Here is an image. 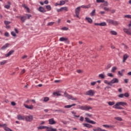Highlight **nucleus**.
Masks as SVG:
<instances>
[{
  "mask_svg": "<svg viewBox=\"0 0 131 131\" xmlns=\"http://www.w3.org/2000/svg\"><path fill=\"white\" fill-rule=\"evenodd\" d=\"M79 109H80L81 110H85L86 111H88L91 109H93V108L91 106H88V105H83V106H78Z\"/></svg>",
  "mask_w": 131,
  "mask_h": 131,
  "instance_id": "nucleus-1",
  "label": "nucleus"
},
{
  "mask_svg": "<svg viewBox=\"0 0 131 131\" xmlns=\"http://www.w3.org/2000/svg\"><path fill=\"white\" fill-rule=\"evenodd\" d=\"M106 21L108 24H112L113 25H115V26H117L119 24L118 21L112 19H107Z\"/></svg>",
  "mask_w": 131,
  "mask_h": 131,
  "instance_id": "nucleus-2",
  "label": "nucleus"
},
{
  "mask_svg": "<svg viewBox=\"0 0 131 131\" xmlns=\"http://www.w3.org/2000/svg\"><path fill=\"white\" fill-rule=\"evenodd\" d=\"M64 97H66L68 99H70L71 100H72L73 101H74L75 100H77V98H74V97H73V96H72L71 95H69V94H68V93L66 92H65L64 93Z\"/></svg>",
  "mask_w": 131,
  "mask_h": 131,
  "instance_id": "nucleus-3",
  "label": "nucleus"
},
{
  "mask_svg": "<svg viewBox=\"0 0 131 131\" xmlns=\"http://www.w3.org/2000/svg\"><path fill=\"white\" fill-rule=\"evenodd\" d=\"M25 120L28 122H31L33 120V116L30 115L29 116H25Z\"/></svg>",
  "mask_w": 131,
  "mask_h": 131,
  "instance_id": "nucleus-4",
  "label": "nucleus"
},
{
  "mask_svg": "<svg viewBox=\"0 0 131 131\" xmlns=\"http://www.w3.org/2000/svg\"><path fill=\"white\" fill-rule=\"evenodd\" d=\"M119 83V80H118V79L115 78L110 81V83H109L108 84H110L111 86H113L114 83Z\"/></svg>",
  "mask_w": 131,
  "mask_h": 131,
  "instance_id": "nucleus-5",
  "label": "nucleus"
},
{
  "mask_svg": "<svg viewBox=\"0 0 131 131\" xmlns=\"http://www.w3.org/2000/svg\"><path fill=\"white\" fill-rule=\"evenodd\" d=\"M127 105V103L123 102H118L115 105L113 106V108H117L118 106H125Z\"/></svg>",
  "mask_w": 131,
  "mask_h": 131,
  "instance_id": "nucleus-6",
  "label": "nucleus"
},
{
  "mask_svg": "<svg viewBox=\"0 0 131 131\" xmlns=\"http://www.w3.org/2000/svg\"><path fill=\"white\" fill-rule=\"evenodd\" d=\"M85 95H86V96H91V97H93L94 95H95V91L93 90H90L85 92Z\"/></svg>",
  "mask_w": 131,
  "mask_h": 131,
  "instance_id": "nucleus-7",
  "label": "nucleus"
},
{
  "mask_svg": "<svg viewBox=\"0 0 131 131\" xmlns=\"http://www.w3.org/2000/svg\"><path fill=\"white\" fill-rule=\"evenodd\" d=\"M80 12V7H78L75 9V17H77V18H79V19H80V17H79V13Z\"/></svg>",
  "mask_w": 131,
  "mask_h": 131,
  "instance_id": "nucleus-8",
  "label": "nucleus"
},
{
  "mask_svg": "<svg viewBox=\"0 0 131 131\" xmlns=\"http://www.w3.org/2000/svg\"><path fill=\"white\" fill-rule=\"evenodd\" d=\"M59 41H64L66 43H69V40H68V38L62 37L59 38Z\"/></svg>",
  "mask_w": 131,
  "mask_h": 131,
  "instance_id": "nucleus-9",
  "label": "nucleus"
},
{
  "mask_svg": "<svg viewBox=\"0 0 131 131\" xmlns=\"http://www.w3.org/2000/svg\"><path fill=\"white\" fill-rule=\"evenodd\" d=\"M85 120L86 122H88V123H91V124H96V122L90 120L89 118H85Z\"/></svg>",
  "mask_w": 131,
  "mask_h": 131,
  "instance_id": "nucleus-10",
  "label": "nucleus"
},
{
  "mask_svg": "<svg viewBox=\"0 0 131 131\" xmlns=\"http://www.w3.org/2000/svg\"><path fill=\"white\" fill-rule=\"evenodd\" d=\"M18 120H25V116L21 115H18L17 116Z\"/></svg>",
  "mask_w": 131,
  "mask_h": 131,
  "instance_id": "nucleus-11",
  "label": "nucleus"
},
{
  "mask_svg": "<svg viewBox=\"0 0 131 131\" xmlns=\"http://www.w3.org/2000/svg\"><path fill=\"white\" fill-rule=\"evenodd\" d=\"M38 11L39 12H40L41 13H46L47 12V10L45 9V8L40 6L38 8Z\"/></svg>",
  "mask_w": 131,
  "mask_h": 131,
  "instance_id": "nucleus-12",
  "label": "nucleus"
},
{
  "mask_svg": "<svg viewBox=\"0 0 131 131\" xmlns=\"http://www.w3.org/2000/svg\"><path fill=\"white\" fill-rule=\"evenodd\" d=\"M14 53H15V50H11L7 54H5V57H10V56H11V55L13 54Z\"/></svg>",
  "mask_w": 131,
  "mask_h": 131,
  "instance_id": "nucleus-13",
  "label": "nucleus"
},
{
  "mask_svg": "<svg viewBox=\"0 0 131 131\" xmlns=\"http://www.w3.org/2000/svg\"><path fill=\"white\" fill-rule=\"evenodd\" d=\"M123 31L124 32H125V33H126V34H127L128 35H131V32L129 31V30L126 28H124Z\"/></svg>",
  "mask_w": 131,
  "mask_h": 131,
  "instance_id": "nucleus-14",
  "label": "nucleus"
},
{
  "mask_svg": "<svg viewBox=\"0 0 131 131\" xmlns=\"http://www.w3.org/2000/svg\"><path fill=\"white\" fill-rule=\"evenodd\" d=\"M49 124H56V121L54 120V118H51L49 120Z\"/></svg>",
  "mask_w": 131,
  "mask_h": 131,
  "instance_id": "nucleus-15",
  "label": "nucleus"
},
{
  "mask_svg": "<svg viewBox=\"0 0 131 131\" xmlns=\"http://www.w3.org/2000/svg\"><path fill=\"white\" fill-rule=\"evenodd\" d=\"M102 126H103V127H106V128H109V127H111V128H113V127H115V125H103Z\"/></svg>",
  "mask_w": 131,
  "mask_h": 131,
  "instance_id": "nucleus-16",
  "label": "nucleus"
},
{
  "mask_svg": "<svg viewBox=\"0 0 131 131\" xmlns=\"http://www.w3.org/2000/svg\"><path fill=\"white\" fill-rule=\"evenodd\" d=\"M24 106L27 109H30V110H32V109H33V105H28L27 104H24Z\"/></svg>",
  "mask_w": 131,
  "mask_h": 131,
  "instance_id": "nucleus-17",
  "label": "nucleus"
},
{
  "mask_svg": "<svg viewBox=\"0 0 131 131\" xmlns=\"http://www.w3.org/2000/svg\"><path fill=\"white\" fill-rule=\"evenodd\" d=\"M83 125L85 127H88V128H91L93 127V125H92L90 124H88V123H83Z\"/></svg>",
  "mask_w": 131,
  "mask_h": 131,
  "instance_id": "nucleus-18",
  "label": "nucleus"
},
{
  "mask_svg": "<svg viewBox=\"0 0 131 131\" xmlns=\"http://www.w3.org/2000/svg\"><path fill=\"white\" fill-rule=\"evenodd\" d=\"M26 19H27V17L26 16H23L20 17V20L23 23H24V22H25Z\"/></svg>",
  "mask_w": 131,
  "mask_h": 131,
  "instance_id": "nucleus-19",
  "label": "nucleus"
},
{
  "mask_svg": "<svg viewBox=\"0 0 131 131\" xmlns=\"http://www.w3.org/2000/svg\"><path fill=\"white\" fill-rule=\"evenodd\" d=\"M48 131H57V129L53 128V127L47 126Z\"/></svg>",
  "mask_w": 131,
  "mask_h": 131,
  "instance_id": "nucleus-20",
  "label": "nucleus"
},
{
  "mask_svg": "<svg viewBox=\"0 0 131 131\" xmlns=\"http://www.w3.org/2000/svg\"><path fill=\"white\" fill-rule=\"evenodd\" d=\"M54 112H58V113H63L65 114V111L63 110H54Z\"/></svg>",
  "mask_w": 131,
  "mask_h": 131,
  "instance_id": "nucleus-21",
  "label": "nucleus"
},
{
  "mask_svg": "<svg viewBox=\"0 0 131 131\" xmlns=\"http://www.w3.org/2000/svg\"><path fill=\"white\" fill-rule=\"evenodd\" d=\"M127 58H128V55L127 54H124L123 55V63H124L125 61L127 59Z\"/></svg>",
  "mask_w": 131,
  "mask_h": 131,
  "instance_id": "nucleus-22",
  "label": "nucleus"
},
{
  "mask_svg": "<svg viewBox=\"0 0 131 131\" xmlns=\"http://www.w3.org/2000/svg\"><path fill=\"white\" fill-rule=\"evenodd\" d=\"M7 4H8V5H5V6H4V7H5L6 9H10V7H11V2H9V1H8V2H7Z\"/></svg>",
  "mask_w": 131,
  "mask_h": 131,
  "instance_id": "nucleus-23",
  "label": "nucleus"
},
{
  "mask_svg": "<svg viewBox=\"0 0 131 131\" xmlns=\"http://www.w3.org/2000/svg\"><path fill=\"white\" fill-rule=\"evenodd\" d=\"M9 46H10V44L9 43H6L2 47V50H6L7 48L9 47Z\"/></svg>",
  "mask_w": 131,
  "mask_h": 131,
  "instance_id": "nucleus-24",
  "label": "nucleus"
},
{
  "mask_svg": "<svg viewBox=\"0 0 131 131\" xmlns=\"http://www.w3.org/2000/svg\"><path fill=\"white\" fill-rule=\"evenodd\" d=\"M44 128H48V126H40L37 127V129L39 130L40 129H44Z\"/></svg>",
  "mask_w": 131,
  "mask_h": 131,
  "instance_id": "nucleus-25",
  "label": "nucleus"
},
{
  "mask_svg": "<svg viewBox=\"0 0 131 131\" xmlns=\"http://www.w3.org/2000/svg\"><path fill=\"white\" fill-rule=\"evenodd\" d=\"M74 106H76V104L74 103L71 105H66V106H64V108H71V107H73Z\"/></svg>",
  "mask_w": 131,
  "mask_h": 131,
  "instance_id": "nucleus-26",
  "label": "nucleus"
},
{
  "mask_svg": "<svg viewBox=\"0 0 131 131\" xmlns=\"http://www.w3.org/2000/svg\"><path fill=\"white\" fill-rule=\"evenodd\" d=\"M23 7L27 10L28 13L30 12V9H29V8H28V7H27V6H26V5L23 4Z\"/></svg>",
  "mask_w": 131,
  "mask_h": 131,
  "instance_id": "nucleus-27",
  "label": "nucleus"
},
{
  "mask_svg": "<svg viewBox=\"0 0 131 131\" xmlns=\"http://www.w3.org/2000/svg\"><path fill=\"white\" fill-rule=\"evenodd\" d=\"M85 20H86L88 21V22L89 23H90L91 24H92V23H93V19L90 17H86Z\"/></svg>",
  "mask_w": 131,
  "mask_h": 131,
  "instance_id": "nucleus-28",
  "label": "nucleus"
},
{
  "mask_svg": "<svg viewBox=\"0 0 131 131\" xmlns=\"http://www.w3.org/2000/svg\"><path fill=\"white\" fill-rule=\"evenodd\" d=\"M81 8H82L83 9H90V8H91V4H89L86 6L82 5L81 6Z\"/></svg>",
  "mask_w": 131,
  "mask_h": 131,
  "instance_id": "nucleus-29",
  "label": "nucleus"
},
{
  "mask_svg": "<svg viewBox=\"0 0 131 131\" xmlns=\"http://www.w3.org/2000/svg\"><path fill=\"white\" fill-rule=\"evenodd\" d=\"M98 77L99 78H101V79H105V75H104L103 74H100L98 75Z\"/></svg>",
  "mask_w": 131,
  "mask_h": 131,
  "instance_id": "nucleus-30",
  "label": "nucleus"
},
{
  "mask_svg": "<svg viewBox=\"0 0 131 131\" xmlns=\"http://www.w3.org/2000/svg\"><path fill=\"white\" fill-rule=\"evenodd\" d=\"M90 15L92 17H94L96 15V9H94L92 12L90 13Z\"/></svg>",
  "mask_w": 131,
  "mask_h": 131,
  "instance_id": "nucleus-31",
  "label": "nucleus"
},
{
  "mask_svg": "<svg viewBox=\"0 0 131 131\" xmlns=\"http://www.w3.org/2000/svg\"><path fill=\"white\" fill-rule=\"evenodd\" d=\"M4 129H5V130H6V131H12V130L11 129V128L8 127L7 126V124H6V125L4 126Z\"/></svg>",
  "mask_w": 131,
  "mask_h": 131,
  "instance_id": "nucleus-32",
  "label": "nucleus"
},
{
  "mask_svg": "<svg viewBox=\"0 0 131 131\" xmlns=\"http://www.w3.org/2000/svg\"><path fill=\"white\" fill-rule=\"evenodd\" d=\"M116 70H117V68L116 67H113L112 69L111 72H113V73H115Z\"/></svg>",
  "mask_w": 131,
  "mask_h": 131,
  "instance_id": "nucleus-33",
  "label": "nucleus"
},
{
  "mask_svg": "<svg viewBox=\"0 0 131 131\" xmlns=\"http://www.w3.org/2000/svg\"><path fill=\"white\" fill-rule=\"evenodd\" d=\"M110 33L112 34V35H117V32L115 31H111Z\"/></svg>",
  "mask_w": 131,
  "mask_h": 131,
  "instance_id": "nucleus-34",
  "label": "nucleus"
},
{
  "mask_svg": "<svg viewBox=\"0 0 131 131\" xmlns=\"http://www.w3.org/2000/svg\"><path fill=\"white\" fill-rule=\"evenodd\" d=\"M54 24H55V22H49L47 24V26H53V25H54Z\"/></svg>",
  "mask_w": 131,
  "mask_h": 131,
  "instance_id": "nucleus-35",
  "label": "nucleus"
},
{
  "mask_svg": "<svg viewBox=\"0 0 131 131\" xmlns=\"http://www.w3.org/2000/svg\"><path fill=\"white\" fill-rule=\"evenodd\" d=\"M100 26H107V24L106 22H102L100 23Z\"/></svg>",
  "mask_w": 131,
  "mask_h": 131,
  "instance_id": "nucleus-36",
  "label": "nucleus"
},
{
  "mask_svg": "<svg viewBox=\"0 0 131 131\" xmlns=\"http://www.w3.org/2000/svg\"><path fill=\"white\" fill-rule=\"evenodd\" d=\"M46 7V9H47V10H48V11H51L52 10V7H51V6L47 5Z\"/></svg>",
  "mask_w": 131,
  "mask_h": 131,
  "instance_id": "nucleus-37",
  "label": "nucleus"
},
{
  "mask_svg": "<svg viewBox=\"0 0 131 131\" xmlns=\"http://www.w3.org/2000/svg\"><path fill=\"white\" fill-rule=\"evenodd\" d=\"M107 103L109 105V106H113V105H114V104H115V102H114L113 101V102L109 101Z\"/></svg>",
  "mask_w": 131,
  "mask_h": 131,
  "instance_id": "nucleus-38",
  "label": "nucleus"
},
{
  "mask_svg": "<svg viewBox=\"0 0 131 131\" xmlns=\"http://www.w3.org/2000/svg\"><path fill=\"white\" fill-rule=\"evenodd\" d=\"M115 119H116V120H118L119 121H122V118L118 117H115Z\"/></svg>",
  "mask_w": 131,
  "mask_h": 131,
  "instance_id": "nucleus-39",
  "label": "nucleus"
},
{
  "mask_svg": "<svg viewBox=\"0 0 131 131\" xmlns=\"http://www.w3.org/2000/svg\"><path fill=\"white\" fill-rule=\"evenodd\" d=\"M53 95L54 96H61V94L59 92H54Z\"/></svg>",
  "mask_w": 131,
  "mask_h": 131,
  "instance_id": "nucleus-40",
  "label": "nucleus"
},
{
  "mask_svg": "<svg viewBox=\"0 0 131 131\" xmlns=\"http://www.w3.org/2000/svg\"><path fill=\"white\" fill-rule=\"evenodd\" d=\"M65 1H60L59 6H63V5H65Z\"/></svg>",
  "mask_w": 131,
  "mask_h": 131,
  "instance_id": "nucleus-41",
  "label": "nucleus"
},
{
  "mask_svg": "<svg viewBox=\"0 0 131 131\" xmlns=\"http://www.w3.org/2000/svg\"><path fill=\"white\" fill-rule=\"evenodd\" d=\"M124 18H127V19H131L130 15H125L124 16Z\"/></svg>",
  "mask_w": 131,
  "mask_h": 131,
  "instance_id": "nucleus-42",
  "label": "nucleus"
},
{
  "mask_svg": "<svg viewBox=\"0 0 131 131\" xmlns=\"http://www.w3.org/2000/svg\"><path fill=\"white\" fill-rule=\"evenodd\" d=\"M50 100V98L49 97H46L44 98L43 101L44 102H48Z\"/></svg>",
  "mask_w": 131,
  "mask_h": 131,
  "instance_id": "nucleus-43",
  "label": "nucleus"
},
{
  "mask_svg": "<svg viewBox=\"0 0 131 131\" xmlns=\"http://www.w3.org/2000/svg\"><path fill=\"white\" fill-rule=\"evenodd\" d=\"M124 97H125V98H128V97H129V94L128 93H125L124 94Z\"/></svg>",
  "mask_w": 131,
  "mask_h": 131,
  "instance_id": "nucleus-44",
  "label": "nucleus"
},
{
  "mask_svg": "<svg viewBox=\"0 0 131 131\" xmlns=\"http://www.w3.org/2000/svg\"><path fill=\"white\" fill-rule=\"evenodd\" d=\"M62 8V11H65L66 12H67V11H68V7H64Z\"/></svg>",
  "mask_w": 131,
  "mask_h": 131,
  "instance_id": "nucleus-45",
  "label": "nucleus"
},
{
  "mask_svg": "<svg viewBox=\"0 0 131 131\" xmlns=\"http://www.w3.org/2000/svg\"><path fill=\"white\" fill-rule=\"evenodd\" d=\"M4 23L6 25H9V24H11V22L8 20L4 21Z\"/></svg>",
  "mask_w": 131,
  "mask_h": 131,
  "instance_id": "nucleus-46",
  "label": "nucleus"
},
{
  "mask_svg": "<svg viewBox=\"0 0 131 131\" xmlns=\"http://www.w3.org/2000/svg\"><path fill=\"white\" fill-rule=\"evenodd\" d=\"M105 0H96V3L99 4V3H104Z\"/></svg>",
  "mask_w": 131,
  "mask_h": 131,
  "instance_id": "nucleus-47",
  "label": "nucleus"
},
{
  "mask_svg": "<svg viewBox=\"0 0 131 131\" xmlns=\"http://www.w3.org/2000/svg\"><path fill=\"white\" fill-rule=\"evenodd\" d=\"M5 36H6V37H9V36H10V35L8 32H6L5 33Z\"/></svg>",
  "mask_w": 131,
  "mask_h": 131,
  "instance_id": "nucleus-48",
  "label": "nucleus"
},
{
  "mask_svg": "<svg viewBox=\"0 0 131 131\" xmlns=\"http://www.w3.org/2000/svg\"><path fill=\"white\" fill-rule=\"evenodd\" d=\"M107 76H109L110 77H113V74H112V73H107Z\"/></svg>",
  "mask_w": 131,
  "mask_h": 131,
  "instance_id": "nucleus-49",
  "label": "nucleus"
},
{
  "mask_svg": "<svg viewBox=\"0 0 131 131\" xmlns=\"http://www.w3.org/2000/svg\"><path fill=\"white\" fill-rule=\"evenodd\" d=\"M118 75H120V76H123V74L120 72V71H119L118 72Z\"/></svg>",
  "mask_w": 131,
  "mask_h": 131,
  "instance_id": "nucleus-50",
  "label": "nucleus"
},
{
  "mask_svg": "<svg viewBox=\"0 0 131 131\" xmlns=\"http://www.w3.org/2000/svg\"><path fill=\"white\" fill-rule=\"evenodd\" d=\"M6 63H7V60H4L1 62V65H4Z\"/></svg>",
  "mask_w": 131,
  "mask_h": 131,
  "instance_id": "nucleus-51",
  "label": "nucleus"
},
{
  "mask_svg": "<svg viewBox=\"0 0 131 131\" xmlns=\"http://www.w3.org/2000/svg\"><path fill=\"white\" fill-rule=\"evenodd\" d=\"M11 35H12V36H16V33H15V32H11Z\"/></svg>",
  "mask_w": 131,
  "mask_h": 131,
  "instance_id": "nucleus-52",
  "label": "nucleus"
},
{
  "mask_svg": "<svg viewBox=\"0 0 131 131\" xmlns=\"http://www.w3.org/2000/svg\"><path fill=\"white\" fill-rule=\"evenodd\" d=\"M119 98H123L124 97V95L123 94H120L118 95Z\"/></svg>",
  "mask_w": 131,
  "mask_h": 131,
  "instance_id": "nucleus-53",
  "label": "nucleus"
},
{
  "mask_svg": "<svg viewBox=\"0 0 131 131\" xmlns=\"http://www.w3.org/2000/svg\"><path fill=\"white\" fill-rule=\"evenodd\" d=\"M104 6H105V7H108V2L104 1Z\"/></svg>",
  "mask_w": 131,
  "mask_h": 131,
  "instance_id": "nucleus-54",
  "label": "nucleus"
},
{
  "mask_svg": "<svg viewBox=\"0 0 131 131\" xmlns=\"http://www.w3.org/2000/svg\"><path fill=\"white\" fill-rule=\"evenodd\" d=\"M104 83H106V84H108V85H110L109 83H110V82H108L107 80H104Z\"/></svg>",
  "mask_w": 131,
  "mask_h": 131,
  "instance_id": "nucleus-55",
  "label": "nucleus"
},
{
  "mask_svg": "<svg viewBox=\"0 0 131 131\" xmlns=\"http://www.w3.org/2000/svg\"><path fill=\"white\" fill-rule=\"evenodd\" d=\"M62 30H68V28L66 27H64L63 28H61Z\"/></svg>",
  "mask_w": 131,
  "mask_h": 131,
  "instance_id": "nucleus-56",
  "label": "nucleus"
},
{
  "mask_svg": "<svg viewBox=\"0 0 131 131\" xmlns=\"http://www.w3.org/2000/svg\"><path fill=\"white\" fill-rule=\"evenodd\" d=\"M27 16H28V17L27 18V19H30L31 17H32V16L31 15V14H26Z\"/></svg>",
  "mask_w": 131,
  "mask_h": 131,
  "instance_id": "nucleus-57",
  "label": "nucleus"
},
{
  "mask_svg": "<svg viewBox=\"0 0 131 131\" xmlns=\"http://www.w3.org/2000/svg\"><path fill=\"white\" fill-rule=\"evenodd\" d=\"M26 70H25V69H24L21 72H20V74H24V73H25V72H26Z\"/></svg>",
  "mask_w": 131,
  "mask_h": 131,
  "instance_id": "nucleus-58",
  "label": "nucleus"
},
{
  "mask_svg": "<svg viewBox=\"0 0 131 131\" xmlns=\"http://www.w3.org/2000/svg\"><path fill=\"white\" fill-rule=\"evenodd\" d=\"M102 129L101 128V127H97V131H102Z\"/></svg>",
  "mask_w": 131,
  "mask_h": 131,
  "instance_id": "nucleus-59",
  "label": "nucleus"
},
{
  "mask_svg": "<svg viewBox=\"0 0 131 131\" xmlns=\"http://www.w3.org/2000/svg\"><path fill=\"white\" fill-rule=\"evenodd\" d=\"M11 105L12 106H16V102L14 101L11 102Z\"/></svg>",
  "mask_w": 131,
  "mask_h": 131,
  "instance_id": "nucleus-60",
  "label": "nucleus"
},
{
  "mask_svg": "<svg viewBox=\"0 0 131 131\" xmlns=\"http://www.w3.org/2000/svg\"><path fill=\"white\" fill-rule=\"evenodd\" d=\"M111 64H108L107 66H106V69H109V68H111Z\"/></svg>",
  "mask_w": 131,
  "mask_h": 131,
  "instance_id": "nucleus-61",
  "label": "nucleus"
},
{
  "mask_svg": "<svg viewBox=\"0 0 131 131\" xmlns=\"http://www.w3.org/2000/svg\"><path fill=\"white\" fill-rule=\"evenodd\" d=\"M96 83H97V82H92L91 83V85L94 86L95 84H96Z\"/></svg>",
  "mask_w": 131,
  "mask_h": 131,
  "instance_id": "nucleus-62",
  "label": "nucleus"
},
{
  "mask_svg": "<svg viewBox=\"0 0 131 131\" xmlns=\"http://www.w3.org/2000/svg\"><path fill=\"white\" fill-rule=\"evenodd\" d=\"M43 4H45V5H48V4H49V1L45 0V2H43Z\"/></svg>",
  "mask_w": 131,
  "mask_h": 131,
  "instance_id": "nucleus-63",
  "label": "nucleus"
},
{
  "mask_svg": "<svg viewBox=\"0 0 131 131\" xmlns=\"http://www.w3.org/2000/svg\"><path fill=\"white\" fill-rule=\"evenodd\" d=\"M84 118H83V117H80V121H83Z\"/></svg>",
  "mask_w": 131,
  "mask_h": 131,
  "instance_id": "nucleus-64",
  "label": "nucleus"
}]
</instances>
